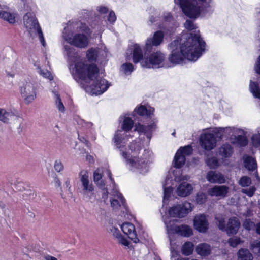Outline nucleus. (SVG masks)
<instances>
[{"label":"nucleus","instance_id":"nucleus-5","mask_svg":"<svg viewBox=\"0 0 260 260\" xmlns=\"http://www.w3.org/2000/svg\"><path fill=\"white\" fill-rule=\"evenodd\" d=\"M154 112V108L149 105L144 106L141 105L136 107L131 115L135 118L136 114L145 118L148 123L143 124L138 122L135 125V131L138 132L140 136L144 135L146 137V145L150 143L153 133L157 128L158 120L153 118L152 116Z\"/></svg>","mask_w":260,"mask_h":260},{"label":"nucleus","instance_id":"nucleus-57","mask_svg":"<svg viewBox=\"0 0 260 260\" xmlns=\"http://www.w3.org/2000/svg\"><path fill=\"white\" fill-rule=\"evenodd\" d=\"M97 10L101 14H106L108 12V8L105 6H101L97 8Z\"/></svg>","mask_w":260,"mask_h":260},{"label":"nucleus","instance_id":"nucleus-42","mask_svg":"<svg viewBox=\"0 0 260 260\" xmlns=\"http://www.w3.org/2000/svg\"><path fill=\"white\" fill-rule=\"evenodd\" d=\"M193 250V244L190 242L184 243L182 247V252L183 254L189 255L192 253Z\"/></svg>","mask_w":260,"mask_h":260},{"label":"nucleus","instance_id":"nucleus-55","mask_svg":"<svg viewBox=\"0 0 260 260\" xmlns=\"http://www.w3.org/2000/svg\"><path fill=\"white\" fill-rule=\"evenodd\" d=\"M116 20V15L113 11H111V12H109V13L108 14V21L110 23L113 24L115 22Z\"/></svg>","mask_w":260,"mask_h":260},{"label":"nucleus","instance_id":"nucleus-45","mask_svg":"<svg viewBox=\"0 0 260 260\" xmlns=\"http://www.w3.org/2000/svg\"><path fill=\"white\" fill-rule=\"evenodd\" d=\"M178 151H180V154L185 156H189L191 155L193 152V149L191 145H188L183 147H180Z\"/></svg>","mask_w":260,"mask_h":260},{"label":"nucleus","instance_id":"nucleus-35","mask_svg":"<svg viewBox=\"0 0 260 260\" xmlns=\"http://www.w3.org/2000/svg\"><path fill=\"white\" fill-rule=\"evenodd\" d=\"M180 168H172L169 172V176L166 179H187L186 176H182Z\"/></svg>","mask_w":260,"mask_h":260},{"label":"nucleus","instance_id":"nucleus-20","mask_svg":"<svg viewBox=\"0 0 260 260\" xmlns=\"http://www.w3.org/2000/svg\"><path fill=\"white\" fill-rule=\"evenodd\" d=\"M121 229L124 234L129 239L136 243L138 240L134 225L129 222H125L121 224Z\"/></svg>","mask_w":260,"mask_h":260},{"label":"nucleus","instance_id":"nucleus-59","mask_svg":"<svg viewBox=\"0 0 260 260\" xmlns=\"http://www.w3.org/2000/svg\"><path fill=\"white\" fill-rule=\"evenodd\" d=\"M251 183V180H239V184L242 186H248Z\"/></svg>","mask_w":260,"mask_h":260},{"label":"nucleus","instance_id":"nucleus-46","mask_svg":"<svg viewBox=\"0 0 260 260\" xmlns=\"http://www.w3.org/2000/svg\"><path fill=\"white\" fill-rule=\"evenodd\" d=\"M206 179H224L223 176L216 171H210L207 175Z\"/></svg>","mask_w":260,"mask_h":260},{"label":"nucleus","instance_id":"nucleus-61","mask_svg":"<svg viewBox=\"0 0 260 260\" xmlns=\"http://www.w3.org/2000/svg\"><path fill=\"white\" fill-rule=\"evenodd\" d=\"M79 139L80 141L82 142L83 143H84L86 146L87 147H89L90 146V142H89V141H88L87 140H86L84 137H80L79 136Z\"/></svg>","mask_w":260,"mask_h":260},{"label":"nucleus","instance_id":"nucleus-16","mask_svg":"<svg viewBox=\"0 0 260 260\" xmlns=\"http://www.w3.org/2000/svg\"><path fill=\"white\" fill-rule=\"evenodd\" d=\"M107 232L112 235L119 244L129 247V242L121 234L117 228L111 225L107 228Z\"/></svg>","mask_w":260,"mask_h":260},{"label":"nucleus","instance_id":"nucleus-64","mask_svg":"<svg viewBox=\"0 0 260 260\" xmlns=\"http://www.w3.org/2000/svg\"><path fill=\"white\" fill-rule=\"evenodd\" d=\"M255 229L256 232L260 235V223H257L255 225Z\"/></svg>","mask_w":260,"mask_h":260},{"label":"nucleus","instance_id":"nucleus-29","mask_svg":"<svg viewBox=\"0 0 260 260\" xmlns=\"http://www.w3.org/2000/svg\"><path fill=\"white\" fill-rule=\"evenodd\" d=\"M143 54L141 47L138 44L134 45V50L133 52V61L135 63H137L141 61H143Z\"/></svg>","mask_w":260,"mask_h":260},{"label":"nucleus","instance_id":"nucleus-8","mask_svg":"<svg viewBox=\"0 0 260 260\" xmlns=\"http://www.w3.org/2000/svg\"><path fill=\"white\" fill-rule=\"evenodd\" d=\"M98 72L99 70H98ZM99 72L91 79L87 77L85 79H81L82 80H89V85H86L85 89L86 92L92 95H101L105 92L109 88L110 84L108 81L102 78L98 77Z\"/></svg>","mask_w":260,"mask_h":260},{"label":"nucleus","instance_id":"nucleus-63","mask_svg":"<svg viewBox=\"0 0 260 260\" xmlns=\"http://www.w3.org/2000/svg\"><path fill=\"white\" fill-rule=\"evenodd\" d=\"M86 159L90 164H93L94 162L93 157L89 154L86 155Z\"/></svg>","mask_w":260,"mask_h":260},{"label":"nucleus","instance_id":"nucleus-27","mask_svg":"<svg viewBox=\"0 0 260 260\" xmlns=\"http://www.w3.org/2000/svg\"><path fill=\"white\" fill-rule=\"evenodd\" d=\"M196 252L201 256H207L210 254L211 252V246L207 243H201L196 247Z\"/></svg>","mask_w":260,"mask_h":260},{"label":"nucleus","instance_id":"nucleus-15","mask_svg":"<svg viewBox=\"0 0 260 260\" xmlns=\"http://www.w3.org/2000/svg\"><path fill=\"white\" fill-rule=\"evenodd\" d=\"M193 227L200 233H206L209 228L207 216L204 214H198L193 219Z\"/></svg>","mask_w":260,"mask_h":260},{"label":"nucleus","instance_id":"nucleus-47","mask_svg":"<svg viewBox=\"0 0 260 260\" xmlns=\"http://www.w3.org/2000/svg\"><path fill=\"white\" fill-rule=\"evenodd\" d=\"M250 245L253 252L256 253L258 255H260V241L254 240L251 241Z\"/></svg>","mask_w":260,"mask_h":260},{"label":"nucleus","instance_id":"nucleus-30","mask_svg":"<svg viewBox=\"0 0 260 260\" xmlns=\"http://www.w3.org/2000/svg\"><path fill=\"white\" fill-rule=\"evenodd\" d=\"M102 177L112 179L110 171L102 168L97 169L93 173V179H102Z\"/></svg>","mask_w":260,"mask_h":260},{"label":"nucleus","instance_id":"nucleus-14","mask_svg":"<svg viewBox=\"0 0 260 260\" xmlns=\"http://www.w3.org/2000/svg\"><path fill=\"white\" fill-rule=\"evenodd\" d=\"M164 37V33L161 30L156 31L152 38H148L146 40L144 47L145 55L147 52H151L153 47L159 46L162 42Z\"/></svg>","mask_w":260,"mask_h":260},{"label":"nucleus","instance_id":"nucleus-13","mask_svg":"<svg viewBox=\"0 0 260 260\" xmlns=\"http://www.w3.org/2000/svg\"><path fill=\"white\" fill-rule=\"evenodd\" d=\"M20 92L26 104L32 102L36 98V89L32 83L26 81L20 86Z\"/></svg>","mask_w":260,"mask_h":260},{"label":"nucleus","instance_id":"nucleus-37","mask_svg":"<svg viewBox=\"0 0 260 260\" xmlns=\"http://www.w3.org/2000/svg\"><path fill=\"white\" fill-rule=\"evenodd\" d=\"M238 260H252L251 253L247 249L241 248L238 252Z\"/></svg>","mask_w":260,"mask_h":260},{"label":"nucleus","instance_id":"nucleus-28","mask_svg":"<svg viewBox=\"0 0 260 260\" xmlns=\"http://www.w3.org/2000/svg\"><path fill=\"white\" fill-rule=\"evenodd\" d=\"M203 153L205 156V162L210 168L216 169L219 166V161L216 157L210 156L206 152H203Z\"/></svg>","mask_w":260,"mask_h":260},{"label":"nucleus","instance_id":"nucleus-1","mask_svg":"<svg viewBox=\"0 0 260 260\" xmlns=\"http://www.w3.org/2000/svg\"><path fill=\"white\" fill-rule=\"evenodd\" d=\"M184 27L192 32L183 35L180 40L175 39L168 45L171 51L169 60L173 64L182 63L184 59L195 62L203 54L205 50L206 43L201 37L199 30L194 21L186 20Z\"/></svg>","mask_w":260,"mask_h":260},{"label":"nucleus","instance_id":"nucleus-6","mask_svg":"<svg viewBox=\"0 0 260 260\" xmlns=\"http://www.w3.org/2000/svg\"><path fill=\"white\" fill-rule=\"evenodd\" d=\"M174 0L185 15L190 18L204 17L212 14L214 11L215 4L212 0Z\"/></svg>","mask_w":260,"mask_h":260},{"label":"nucleus","instance_id":"nucleus-53","mask_svg":"<svg viewBox=\"0 0 260 260\" xmlns=\"http://www.w3.org/2000/svg\"><path fill=\"white\" fill-rule=\"evenodd\" d=\"M54 168L56 171L57 172H60L63 171L64 166L60 160H56L54 162Z\"/></svg>","mask_w":260,"mask_h":260},{"label":"nucleus","instance_id":"nucleus-54","mask_svg":"<svg viewBox=\"0 0 260 260\" xmlns=\"http://www.w3.org/2000/svg\"><path fill=\"white\" fill-rule=\"evenodd\" d=\"M254 226V223L250 219H246L243 223V226L247 230H250Z\"/></svg>","mask_w":260,"mask_h":260},{"label":"nucleus","instance_id":"nucleus-34","mask_svg":"<svg viewBox=\"0 0 260 260\" xmlns=\"http://www.w3.org/2000/svg\"><path fill=\"white\" fill-rule=\"evenodd\" d=\"M220 131H219L220 133H221L222 135H223L224 133H227L229 135H230L231 133H235L238 135H246V132L240 128H237L234 127H227L225 128H219Z\"/></svg>","mask_w":260,"mask_h":260},{"label":"nucleus","instance_id":"nucleus-48","mask_svg":"<svg viewBox=\"0 0 260 260\" xmlns=\"http://www.w3.org/2000/svg\"><path fill=\"white\" fill-rule=\"evenodd\" d=\"M215 219L216 220V224L219 229L221 230L225 231L226 226L225 225L224 219L222 216H216Z\"/></svg>","mask_w":260,"mask_h":260},{"label":"nucleus","instance_id":"nucleus-3","mask_svg":"<svg viewBox=\"0 0 260 260\" xmlns=\"http://www.w3.org/2000/svg\"><path fill=\"white\" fill-rule=\"evenodd\" d=\"M92 33L91 28L80 20H70L64 27L62 37L70 45L80 48H86L89 43V37Z\"/></svg>","mask_w":260,"mask_h":260},{"label":"nucleus","instance_id":"nucleus-26","mask_svg":"<svg viewBox=\"0 0 260 260\" xmlns=\"http://www.w3.org/2000/svg\"><path fill=\"white\" fill-rule=\"evenodd\" d=\"M228 188L225 186H215L210 188L208 192L212 196L224 197L228 193Z\"/></svg>","mask_w":260,"mask_h":260},{"label":"nucleus","instance_id":"nucleus-36","mask_svg":"<svg viewBox=\"0 0 260 260\" xmlns=\"http://www.w3.org/2000/svg\"><path fill=\"white\" fill-rule=\"evenodd\" d=\"M249 89L250 92L255 98L260 99V88L258 83L253 82L251 80L250 82Z\"/></svg>","mask_w":260,"mask_h":260},{"label":"nucleus","instance_id":"nucleus-23","mask_svg":"<svg viewBox=\"0 0 260 260\" xmlns=\"http://www.w3.org/2000/svg\"><path fill=\"white\" fill-rule=\"evenodd\" d=\"M240 222L236 217H232L229 219L225 231L229 235H234L237 233L240 227Z\"/></svg>","mask_w":260,"mask_h":260},{"label":"nucleus","instance_id":"nucleus-51","mask_svg":"<svg viewBox=\"0 0 260 260\" xmlns=\"http://www.w3.org/2000/svg\"><path fill=\"white\" fill-rule=\"evenodd\" d=\"M228 242L230 245L233 247H236L238 244L242 242L241 239L237 237H234L233 238H230Z\"/></svg>","mask_w":260,"mask_h":260},{"label":"nucleus","instance_id":"nucleus-31","mask_svg":"<svg viewBox=\"0 0 260 260\" xmlns=\"http://www.w3.org/2000/svg\"><path fill=\"white\" fill-rule=\"evenodd\" d=\"M173 180H165V182H163V188H164V202H165L170 197L171 193L173 191Z\"/></svg>","mask_w":260,"mask_h":260},{"label":"nucleus","instance_id":"nucleus-58","mask_svg":"<svg viewBox=\"0 0 260 260\" xmlns=\"http://www.w3.org/2000/svg\"><path fill=\"white\" fill-rule=\"evenodd\" d=\"M81 179H88L89 177L88 172L87 170H83L80 173Z\"/></svg>","mask_w":260,"mask_h":260},{"label":"nucleus","instance_id":"nucleus-9","mask_svg":"<svg viewBox=\"0 0 260 260\" xmlns=\"http://www.w3.org/2000/svg\"><path fill=\"white\" fill-rule=\"evenodd\" d=\"M149 53L145 54L144 60L141 62L142 67L148 68L165 67L164 61L166 56L163 53L157 51L148 55Z\"/></svg>","mask_w":260,"mask_h":260},{"label":"nucleus","instance_id":"nucleus-24","mask_svg":"<svg viewBox=\"0 0 260 260\" xmlns=\"http://www.w3.org/2000/svg\"><path fill=\"white\" fill-rule=\"evenodd\" d=\"M193 186L186 182L180 183L177 188L176 193L180 197H186L191 193Z\"/></svg>","mask_w":260,"mask_h":260},{"label":"nucleus","instance_id":"nucleus-52","mask_svg":"<svg viewBox=\"0 0 260 260\" xmlns=\"http://www.w3.org/2000/svg\"><path fill=\"white\" fill-rule=\"evenodd\" d=\"M163 21L165 23H174L173 16L170 13H164L163 15Z\"/></svg>","mask_w":260,"mask_h":260},{"label":"nucleus","instance_id":"nucleus-56","mask_svg":"<svg viewBox=\"0 0 260 260\" xmlns=\"http://www.w3.org/2000/svg\"><path fill=\"white\" fill-rule=\"evenodd\" d=\"M255 191V188L254 187H251L248 189H243L242 190V192L246 194L249 197H251L254 194Z\"/></svg>","mask_w":260,"mask_h":260},{"label":"nucleus","instance_id":"nucleus-21","mask_svg":"<svg viewBox=\"0 0 260 260\" xmlns=\"http://www.w3.org/2000/svg\"><path fill=\"white\" fill-rule=\"evenodd\" d=\"M129 114H125L119 117V120L121 122V130L123 133L129 132L134 127V121L130 117Z\"/></svg>","mask_w":260,"mask_h":260},{"label":"nucleus","instance_id":"nucleus-50","mask_svg":"<svg viewBox=\"0 0 260 260\" xmlns=\"http://www.w3.org/2000/svg\"><path fill=\"white\" fill-rule=\"evenodd\" d=\"M253 146L255 148L260 149V134H255L251 138Z\"/></svg>","mask_w":260,"mask_h":260},{"label":"nucleus","instance_id":"nucleus-10","mask_svg":"<svg viewBox=\"0 0 260 260\" xmlns=\"http://www.w3.org/2000/svg\"><path fill=\"white\" fill-rule=\"evenodd\" d=\"M194 206L188 202H184L182 204H177L171 207L168 213L173 217L183 218L189 212H191Z\"/></svg>","mask_w":260,"mask_h":260},{"label":"nucleus","instance_id":"nucleus-32","mask_svg":"<svg viewBox=\"0 0 260 260\" xmlns=\"http://www.w3.org/2000/svg\"><path fill=\"white\" fill-rule=\"evenodd\" d=\"M15 116L12 111L0 108V120L4 123H8Z\"/></svg>","mask_w":260,"mask_h":260},{"label":"nucleus","instance_id":"nucleus-60","mask_svg":"<svg viewBox=\"0 0 260 260\" xmlns=\"http://www.w3.org/2000/svg\"><path fill=\"white\" fill-rule=\"evenodd\" d=\"M255 70L256 72L260 75V56L257 58V62H256Z\"/></svg>","mask_w":260,"mask_h":260},{"label":"nucleus","instance_id":"nucleus-41","mask_svg":"<svg viewBox=\"0 0 260 260\" xmlns=\"http://www.w3.org/2000/svg\"><path fill=\"white\" fill-rule=\"evenodd\" d=\"M95 183L99 186V188L106 190H110L111 185H112L113 187H115V184L113 180H110L109 184H107L105 187V180H94Z\"/></svg>","mask_w":260,"mask_h":260},{"label":"nucleus","instance_id":"nucleus-18","mask_svg":"<svg viewBox=\"0 0 260 260\" xmlns=\"http://www.w3.org/2000/svg\"><path fill=\"white\" fill-rule=\"evenodd\" d=\"M245 167L249 171L253 172V177L260 179L257 172V164L256 160L251 156L245 155L243 156Z\"/></svg>","mask_w":260,"mask_h":260},{"label":"nucleus","instance_id":"nucleus-43","mask_svg":"<svg viewBox=\"0 0 260 260\" xmlns=\"http://www.w3.org/2000/svg\"><path fill=\"white\" fill-rule=\"evenodd\" d=\"M134 70V66L131 63H123L120 67V71L126 75H131Z\"/></svg>","mask_w":260,"mask_h":260},{"label":"nucleus","instance_id":"nucleus-19","mask_svg":"<svg viewBox=\"0 0 260 260\" xmlns=\"http://www.w3.org/2000/svg\"><path fill=\"white\" fill-rule=\"evenodd\" d=\"M81 192L84 198L89 200L93 194V185L91 180H81Z\"/></svg>","mask_w":260,"mask_h":260},{"label":"nucleus","instance_id":"nucleus-4","mask_svg":"<svg viewBox=\"0 0 260 260\" xmlns=\"http://www.w3.org/2000/svg\"><path fill=\"white\" fill-rule=\"evenodd\" d=\"M71 45H64V55L67 58L69 68L71 72L75 71L74 78L85 79L92 78L98 72V68L95 64L88 65L80 61L76 49Z\"/></svg>","mask_w":260,"mask_h":260},{"label":"nucleus","instance_id":"nucleus-12","mask_svg":"<svg viewBox=\"0 0 260 260\" xmlns=\"http://www.w3.org/2000/svg\"><path fill=\"white\" fill-rule=\"evenodd\" d=\"M165 223L168 234H177L183 237H189L193 234L192 229L187 225L178 226L171 221L168 223L165 221Z\"/></svg>","mask_w":260,"mask_h":260},{"label":"nucleus","instance_id":"nucleus-17","mask_svg":"<svg viewBox=\"0 0 260 260\" xmlns=\"http://www.w3.org/2000/svg\"><path fill=\"white\" fill-rule=\"evenodd\" d=\"M112 197L110 199L111 206L114 210L118 209L124 203L123 196L117 190L116 187L112 189Z\"/></svg>","mask_w":260,"mask_h":260},{"label":"nucleus","instance_id":"nucleus-38","mask_svg":"<svg viewBox=\"0 0 260 260\" xmlns=\"http://www.w3.org/2000/svg\"><path fill=\"white\" fill-rule=\"evenodd\" d=\"M234 143L240 147H245L248 144L246 135H238L235 137Z\"/></svg>","mask_w":260,"mask_h":260},{"label":"nucleus","instance_id":"nucleus-2","mask_svg":"<svg viewBox=\"0 0 260 260\" xmlns=\"http://www.w3.org/2000/svg\"><path fill=\"white\" fill-rule=\"evenodd\" d=\"M127 141V134L122 131L115 132L113 141L116 147L119 150L120 154L125 159L126 165L129 166L131 170L137 169L141 174L147 173L149 164L153 161L152 152L145 149L141 158H137L142 149L143 142L139 139L133 141L128 145L127 149L125 148Z\"/></svg>","mask_w":260,"mask_h":260},{"label":"nucleus","instance_id":"nucleus-39","mask_svg":"<svg viewBox=\"0 0 260 260\" xmlns=\"http://www.w3.org/2000/svg\"><path fill=\"white\" fill-rule=\"evenodd\" d=\"M36 69L37 72L44 78L48 79L50 81L53 79V76L47 70L42 69L39 65L37 66Z\"/></svg>","mask_w":260,"mask_h":260},{"label":"nucleus","instance_id":"nucleus-40","mask_svg":"<svg viewBox=\"0 0 260 260\" xmlns=\"http://www.w3.org/2000/svg\"><path fill=\"white\" fill-rule=\"evenodd\" d=\"M0 18L9 22L10 23H14L15 22L14 16L7 11H0Z\"/></svg>","mask_w":260,"mask_h":260},{"label":"nucleus","instance_id":"nucleus-7","mask_svg":"<svg viewBox=\"0 0 260 260\" xmlns=\"http://www.w3.org/2000/svg\"><path fill=\"white\" fill-rule=\"evenodd\" d=\"M23 2H24L23 8L26 11L23 17L24 25L30 36L32 38L38 36L40 43L45 47L46 43L38 21L35 13L32 12V6L29 5L26 0Z\"/></svg>","mask_w":260,"mask_h":260},{"label":"nucleus","instance_id":"nucleus-49","mask_svg":"<svg viewBox=\"0 0 260 260\" xmlns=\"http://www.w3.org/2000/svg\"><path fill=\"white\" fill-rule=\"evenodd\" d=\"M196 200L198 204H204L207 201V196L203 193H198L196 195Z\"/></svg>","mask_w":260,"mask_h":260},{"label":"nucleus","instance_id":"nucleus-44","mask_svg":"<svg viewBox=\"0 0 260 260\" xmlns=\"http://www.w3.org/2000/svg\"><path fill=\"white\" fill-rule=\"evenodd\" d=\"M53 92L55 96V104L57 109L61 112H64L65 107L61 102L59 95L56 91H53Z\"/></svg>","mask_w":260,"mask_h":260},{"label":"nucleus","instance_id":"nucleus-11","mask_svg":"<svg viewBox=\"0 0 260 260\" xmlns=\"http://www.w3.org/2000/svg\"><path fill=\"white\" fill-rule=\"evenodd\" d=\"M217 140L215 135L210 132L202 133L200 136L199 144L204 152L212 151L216 146Z\"/></svg>","mask_w":260,"mask_h":260},{"label":"nucleus","instance_id":"nucleus-22","mask_svg":"<svg viewBox=\"0 0 260 260\" xmlns=\"http://www.w3.org/2000/svg\"><path fill=\"white\" fill-rule=\"evenodd\" d=\"M234 152L233 147L229 144H222L218 149V154L223 161L230 158Z\"/></svg>","mask_w":260,"mask_h":260},{"label":"nucleus","instance_id":"nucleus-25","mask_svg":"<svg viewBox=\"0 0 260 260\" xmlns=\"http://www.w3.org/2000/svg\"><path fill=\"white\" fill-rule=\"evenodd\" d=\"M106 56V52L102 50L101 49L96 48H91L89 49L86 52V57L89 62L96 61L98 56L100 54Z\"/></svg>","mask_w":260,"mask_h":260},{"label":"nucleus","instance_id":"nucleus-33","mask_svg":"<svg viewBox=\"0 0 260 260\" xmlns=\"http://www.w3.org/2000/svg\"><path fill=\"white\" fill-rule=\"evenodd\" d=\"M185 161V156L180 154V151H177L173 160L174 168H181L184 165Z\"/></svg>","mask_w":260,"mask_h":260},{"label":"nucleus","instance_id":"nucleus-62","mask_svg":"<svg viewBox=\"0 0 260 260\" xmlns=\"http://www.w3.org/2000/svg\"><path fill=\"white\" fill-rule=\"evenodd\" d=\"M158 20V17H154L153 16H151L149 17V22L151 24L157 22Z\"/></svg>","mask_w":260,"mask_h":260}]
</instances>
